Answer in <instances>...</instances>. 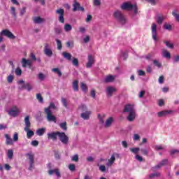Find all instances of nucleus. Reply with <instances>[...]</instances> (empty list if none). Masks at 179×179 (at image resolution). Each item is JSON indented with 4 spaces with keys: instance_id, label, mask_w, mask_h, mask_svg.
I'll return each instance as SVG.
<instances>
[{
    "instance_id": "nucleus-27",
    "label": "nucleus",
    "mask_w": 179,
    "mask_h": 179,
    "mask_svg": "<svg viewBox=\"0 0 179 179\" xmlns=\"http://www.w3.org/2000/svg\"><path fill=\"white\" fill-rule=\"evenodd\" d=\"M62 55H63L64 58L67 59V61H71V59H72V55H71V53H69L66 52H63Z\"/></svg>"
},
{
    "instance_id": "nucleus-33",
    "label": "nucleus",
    "mask_w": 179,
    "mask_h": 179,
    "mask_svg": "<svg viewBox=\"0 0 179 179\" xmlns=\"http://www.w3.org/2000/svg\"><path fill=\"white\" fill-rule=\"evenodd\" d=\"M113 119L112 117H109L106 122V124H105V127L106 128H108V127H110L111 125V124H113Z\"/></svg>"
},
{
    "instance_id": "nucleus-49",
    "label": "nucleus",
    "mask_w": 179,
    "mask_h": 179,
    "mask_svg": "<svg viewBox=\"0 0 179 179\" xmlns=\"http://www.w3.org/2000/svg\"><path fill=\"white\" fill-rule=\"evenodd\" d=\"M54 30L55 34H61L62 33V30L59 27H55Z\"/></svg>"
},
{
    "instance_id": "nucleus-8",
    "label": "nucleus",
    "mask_w": 179,
    "mask_h": 179,
    "mask_svg": "<svg viewBox=\"0 0 179 179\" xmlns=\"http://www.w3.org/2000/svg\"><path fill=\"white\" fill-rule=\"evenodd\" d=\"M43 52L46 57H49L51 58L52 57V50L50 48V45L48 43H45L43 48Z\"/></svg>"
},
{
    "instance_id": "nucleus-58",
    "label": "nucleus",
    "mask_w": 179,
    "mask_h": 179,
    "mask_svg": "<svg viewBox=\"0 0 179 179\" xmlns=\"http://www.w3.org/2000/svg\"><path fill=\"white\" fill-rule=\"evenodd\" d=\"M38 77L39 80H44L45 76H44V74L43 73H39Z\"/></svg>"
},
{
    "instance_id": "nucleus-30",
    "label": "nucleus",
    "mask_w": 179,
    "mask_h": 179,
    "mask_svg": "<svg viewBox=\"0 0 179 179\" xmlns=\"http://www.w3.org/2000/svg\"><path fill=\"white\" fill-rule=\"evenodd\" d=\"M115 162V156H114V155H113L110 157V159H109L108 160V164L107 166H113V164H114V162Z\"/></svg>"
},
{
    "instance_id": "nucleus-23",
    "label": "nucleus",
    "mask_w": 179,
    "mask_h": 179,
    "mask_svg": "<svg viewBox=\"0 0 179 179\" xmlns=\"http://www.w3.org/2000/svg\"><path fill=\"white\" fill-rule=\"evenodd\" d=\"M155 19L158 24H162V23H163L164 21V17L161 15H157Z\"/></svg>"
},
{
    "instance_id": "nucleus-41",
    "label": "nucleus",
    "mask_w": 179,
    "mask_h": 179,
    "mask_svg": "<svg viewBox=\"0 0 179 179\" xmlns=\"http://www.w3.org/2000/svg\"><path fill=\"white\" fill-rule=\"evenodd\" d=\"M161 174L159 172L153 173L149 175L150 178H155V177H160Z\"/></svg>"
},
{
    "instance_id": "nucleus-15",
    "label": "nucleus",
    "mask_w": 179,
    "mask_h": 179,
    "mask_svg": "<svg viewBox=\"0 0 179 179\" xmlns=\"http://www.w3.org/2000/svg\"><path fill=\"white\" fill-rule=\"evenodd\" d=\"M124 113H134L135 110H134V106L131 104H127L124 106Z\"/></svg>"
},
{
    "instance_id": "nucleus-39",
    "label": "nucleus",
    "mask_w": 179,
    "mask_h": 179,
    "mask_svg": "<svg viewBox=\"0 0 179 179\" xmlns=\"http://www.w3.org/2000/svg\"><path fill=\"white\" fill-rule=\"evenodd\" d=\"M7 156L10 159H13V150H8L7 152Z\"/></svg>"
},
{
    "instance_id": "nucleus-40",
    "label": "nucleus",
    "mask_w": 179,
    "mask_h": 179,
    "mask_svg": "<svg viewBox=\"0 0 179 179\" xmlns=\"http://www.w3.org/2000/svg\"><path fill=\"white\" fill-rule=\"evenodd\" d=\"M164 29L165 30H169V31H171V29H173V27L171 26V24H168V23H165L164 24Z\"/></svg>"
},
{
    "instance_id": "nucleus-52",
    "label": "nucleus",
    "mask_w": 179,
    "mask_h": 179,
    "mask_svg": "<svg viewBox=\"0 0 179 179\" xmlns=\"http://www.w3.org/2000/svg\"><path fill=\"white\" fill-rule=\"evenodd\" d=\"M36 99H37V100H38V101L40 103H43V96H41V94H36Z\"/></svg>"
},
{
    "instance_id": "nucleus-14",
    "label": "nucleus",
    "mask_w": 179,
    "mask_h": 179,
    "mask_svg": "<svg viewBox=\"0 0 179 179\" xmlns=\"http://www.w3.org/2000/svg\"><path fill=\"white\" fill-rule=\"evenodd\" d=\"M94 64V58L92 55H88V62L86 64L87 68H92V65Z\"/></svg>"
},
{
    "instance_id": "nucleus-13",
    "label": "nucleus",
    "mask_w": 179,
    "mask_h": 179,
    "mask_svg": "<svg viewBox=\"0 0 179 179\" xmlns=\"http://www.w3.org/2000/svg\"><path fill=\"white\" fill-rule=\"evenodd\" d=\"M115 92H117V88L115 87L111 86H108L106 87V93L108 97H111V96H113V93H115Z\"/></svg>"
},
{
    "instance_id": "nucleus-63",
    "label": "nucleus",
    "mask_w": 179,
    "mask_h": 179,
    "mask_svg": "<svg viewBox=\"0 0 179 179\" xmlns=\"http://www.w3.org/2000/svg\"><path fill=\"white\" fill-rule=\"evenodd\" d=\"M99 170L101 171V173H105L106 166H104V165L99 166Z\"/></svg>"
},
{
    "instance_id": "nucleus-64",
    "label": "nucleus",
    "mask_w": 179,
    "mask_h": 179,
    "mask_svg": "<svg viewBox=\"0 0 179 179\" xmlns=\"http://www.w3.org/2000/svg\"><path fill=\"white\" fill-rule=\"evenodd\" d=\"M24 13H26V7H23L20 10V16H23V15H24Z\"/></svg>"
},
{
    "instance_id": "nucleus-42",
    "label": "nucleus",
    "mask_w": 179,
    "mask_h": 179,
    "mask_svg": "<svg viewBox=\"0 0 179 179\" xmlns=\"http://www.w3.org/2000/svg\"><path fill=\"white\" fill-rule=\"evenodd\" d=\"M140 151L141 152V155H143V156H148V155H149V152L146 148H141Z\"/></svg>"
},
{
    "instance_id": "nucleus-31",
    "label": "nucleus",
    "mask_w": 179,
    "mask_h": 179,
    "mask_svg": "<svg viewBox=\"0 0 179 179\" xmlns=\"http://www.w3.org/2000/svg\"><path fill=\"white\" fill-rule=\"evenodd\" d=\"M135 117H136L135 112H131L130 113H129L127 120H128V121L132 122V121H134V120H135Z\"/></svg>"
},
{
    "instance_id": "nucleus-38",
    "label": "nucleus",
    "mask_w": 179,
    "mask_h": 179,
    "mask_svg": "<svg viewBox=\"0 0 179 179\" xmlns=\"http://www.w3.org/2000/svg\"><path fill=\"white\" fill-rule=\"evenodd\" d=\"M52 72H55V73H57L58 76L61 77L62 76V72H61V70L58 68H55L52 69Z\"/></svg>"
},
{
    "instance_id": "nucleus-37",
    "label": "nucleus",
    "mask_w": 179,
    "mask_h": 179,
    "mask_svg": "<svg viewBox=\"0 0 179 179\" xmlns=\"http://www.w3.org/2000/svg\"><path fill=\"white\" fill-rule=\"evenodd\" d=\"M10 13H11L12 16H13V17H14L15 19H16V17H17V15H16V8H15V7L12 6V7L10 8Z\"/></svg>"
},
{
    "instance_id": "nucleus-28",
    "label": "nucleus",
    "mask_w": 179,
    "mask_h": 179,
    "mask_svg": "<svg viewBox=\"0 0 179 179\" xmlns=\"http://www.w3.org/2000/svg\"><path fill=\"white\" fill-rule=\"evenodd\" d=\"M79 81H78V80H76L73 83V89L74 90V92H78L79 91Z\"/></svg>"
},
{
    "instance_id": "nucleus-18",
    "label": "nucleus",
    "mask_w": 179,
    "mask_h": 179,
    "mask_svg": "<svg viewBox=\"0 0 179 179\" xmlns=\"http://www.w3.org/2000/svg\"><path fill=\"white\" fill-rule=\"evenodd\" d=\"M24 122H25V127H24V131H27L29 128L31 126V124L30 123V117L26 116L24 118Z\"/></svg>"
},
{
    "instance_id": "nucleus-9",
    "label": "nucleus",
    "mask_w": 179,
    "mask_h": 179,
    "mask_svg": "<svg viewBox=\"0 0 179 179\" xmlns=\"http://www.w3.org/2000/svg\"><path fill=\"white\" fill-rule=\"evenodd\" d=\"M56 13L59 15L58 20L60 23H65V18L64 17L65 10L63 8L56 10Z\"/></svg>"
},
{
    "instance_id": "nucleus-46",
    "label": "nucleus",
    "mask_w": 179,
    "mask_h": 179,
    "mask_svg": "<svg viewBox=\"0 0 179 179\" xmlns=\"http://www.w3.org/2000/svg\"><path fill=\"white\" fill-rule=\"evenodd\" d=\"M69 169L70 171H75L76 170V166L73 164H71L69 165Z\"/></svg>"
},
{
    "instance_id": "nucleus-25",
    "label": "nucleus",
    "mask_w": 179,
    "mask_h": 179,
    "mask_svg": "<svg viewBox=\"0 0 179 179\" xmlns=\"http://www.w3.org/2000/svg\"><path fill=\"white\" fill-rule=\"evenodd\" d=\"M162 55L163 57H164V58H169V59L171 58V55L170 54V52H169L166 49L162 50Z\"/></svg>"
},
{
    "instance_id": "nucleus-34",
    "label": "nucleus",
    "mask_w": 179,
    "mask_h": 179,
    "mask_svg": "<svg viewBox=\"0 0 179 179\" xmlns=\"http://www.w3.org/2000/svg\"><path fill=\"white\" fill-rule=\"evenodd\" d=\"M71 30H72V25H71V24H66L64 25V31L69 33Z\"/></svg>"
},
{
    "instance_id": "nucleus-26",
    "label": "nucleus",
    "mask_w": 179,
    "mask_h": 179,
    "mask_svg": "<svg viewBox=\"0 0 179 179\" xmlns=\"http://www.w3.org/2000/svg\"><path fill=\"white\" fill-rule=\"evenodd\" d=\"M5 138L6 139V145H13V141H12V138H10V136H9V134H5Z\"/></svg>"
},
{
    "instance_id": "nucleus-54",
    "label": "nucleus",
    "mask_w": 179,
    "mask_h": 179,
    "mask_svg": "<svg viewBox=\"0 0 179 179\" xmlns=\"http://www.w3.org/2000/svg\"><path fill=\"white\" fill-rule=\"evenodd\" d=\"M80 87L83 92H86L87 90V86H86V84L81 83Z\"/></svg>"
},
{
    "instance_id": "nucleus-48",
    "label": "nucleus",
    "mask_w": 179,
    "mask_h": 179,
    "mask_svg": "<svg viewBox=\"0 0 179 179\" xmlns=\"http://www.w3.org/2000/svg\"><path fill=\"white\" fill-rule=\"evenodd\" d=\"M153 64L157 68H162V63H159L158 60H153Z\"/></svg>"
},
{
    "instance_id": "nucleus-10",
    "label": "nucleus",
    "mask_w": 179,
    "mask_h": 179,
    "mask_svg": "<svg viewBox=\"0 0 179 179\" xmlns=\"http://www.w3.org/2000/svg\"><path fill=\"white\" fill-rule=\"evenodd\" d=\"M73 12H76L78 10H81V12H85V8L80 6V3L78 1L74 0L73 3Z\"/></svg>"
},
{
    "instance_id": "nucleus-51",
    "label": "nucleus",
    "mask_w": 179,
    "mask_h": 179,
    "mask_svg": "<svg viewBox=\"0 0 179 179\" xmlns=\"http://www.w3.org/2000/svg\"><path fill=\"white\" fill-rule=\"evenodd\" d=\"M15 75L17 76H20L22 75V69L20 68H17L15 69Z\"/></svg>"
},
{
    "instance_id": "nucleus-44",
    "label": "nucleus",
    "mask_w": 179,
    "mask_h": 179,
    "mask_svg": "<svg viewBox=\"0 0 179 179\" xmlns=\"http://www.w3.org/2000/svg\"><path fill=\"white\" fill-rule=\"evenodd\" d=\"M72 162H76V163H78L79 162V155L78 154L75 155L71 157Z\"/></svg>"
},
{
    "instance_id": "nucleus-53",
    "label": "nucleus",
    "mask_w": 179,
    "mask_h": 179,
    "mask_svg": "<svg viewBox=\"0 0 179 179\" xmlns=\"http://www.w3.org/2000/svg\"><path fill=\"white\" fill-rule=\"evenodd\" d=\"M164 44L168 47V48H174V45H173V43H169V41H164Z\"/></svg>"
},
{
    "instance_id": "nucleus-4",
    "label": "nucleus",
    "mask_w": 179,
    "mask_h": 179,
    "mask_svg": "<svg viewBox=\"0 0 179 179\" xmlns=\"http://www.w3.org/2000/svg\"><path fill=\"white\" fill-rule=\"evenodd\" d=\"M58 137L64 145H68V142H69V137L65 134L64 132H59L58 133Z\"/></svg>"
},
{
    "instance_id": "nucleus-24",
    "label": "nucleus",
    "mask_w": 179,
    "mask_h": 179,
    "mask_svg": "<svg viewBox=\"0 0 179 179\" xmlns=\"http://www.w3.org/2000/svg\"><path fill=\"white\" fill-rule=\"evenodd\" d=\"M114 79H115V78H114V76L110 75V76H106V77L105 78L104 82H105V83H111V82H114Z\"/></svg>"
},
{
    "instance_id": "nucleus-61",
    "label": "nucleus",
    "mask_w": 179,
    "mask_h": 179,
    "mask_svg": "<svg viewBox=\"0 0 179 179\" xmlns=\"http://www.w3.org/2000/svg\"><path fill=\"white\" fill-rule=\"evenodd\" d=\"M31 145L32 146H34V147L38 146V141H36V140L32 141L31 142Z\"/></svg>"
},
{
    "instance_id": "nucleus-29",
    "label": "nucleus",
    "mask_w": 179,
    "mask_h": 179,
    "mask_svg": "<svg viewBox=\"0 0 179 179\" xmlns=\"http://www.w3.org/2000/svg\"><path fill=\"white\" fill-rule=\"evenodd\" d=\"M25 132H27V138L28 139H30V138H31V136H34V131L30 130V128H28L27 130H24Z\"/></svg>"
},
{
    "instance_id": "nucleus-16",
    "label": "nucleus",
    "mask_w": 179,
    "mask_h": 179,
    "mask_svg": "<svg viewBox=\"0 0 179 179\" xmlns=\"http://www.w3.org/2000/svg\"><path fill=\"white\" fill-rule=\"evenodd\" d=\"M59 131L52 132L48 134V139H52V141H57V136H58V134Z\"/></svg>"
},
{
    "instance_id": "nucleus-17",
    "label": "nucleus",
    "mask_w": 179,
    "mask_h": 179,
    "mask_svg": "<svg viewBox=\"0 0 179 179\" xmlns=\"http://www.w3.org/2000/svg\"><path fill=\"white\" fill-rule=\"evenodd\" d=\"M56 174L57 177L58 178H61V172H59V169H55L54 170H49L48 171V174L49 176H52V174Z\"/></svg>"
},
{
    "instance_id": "nucleus-6",
    "label": "nucleus",
    "mask_w": 179,
    "mask_h": 179,
    "mask_svg": "<svg viewBox=\"0 0 179 179\" xmlns=\"http://www.w3.org/2000/svg\"><path fill=\"white\" fill-rule=\"evenodd\" d=\"M0 34L1 36H5L10 40H15V38H16V36L8 29L2 30Z\"/></svg>"
},
{
    "instance_id": "nucleus-32",
    "label": "nucleus",
    "mask_w": 179,
    "mask_h": 179,
    "mask_svg": "<svg viewBox=\"0 0 179 179\" xmlns=\"http://www.w3.org/2000/svg\"><path fill=\"white\" fill-rule=\"evenodd\" d=\"M36 134L38 136H43V134H45V128H41L36 130Z\"/></svg>"
},
{
    "instance_id": "nucleus-55",
    "label": "nucleus",
    "mask_w": 179,
    "mask_h": 179,
    "mask_svg": "<svg viewBox=\"0 0 179 179\" xmlns=\"http://www.w3.org/2000/svg\"><path fill=\"white\" fill-rule=\"evenodd\" d=\"M62 103L64 107H65V108H68V103H66V99L62 98Z\"/></svg>"
},
{
    "instance_id": "nucleus-11",
    "label": "nucleus",
    "mask_w": 179,
    "mask_h": 179,
    "mask_svg": "<svg viewBox=\"0 0 179 179\" xmlns=\"http://www.w3.org/2000/svg\"><path fill=\"white\" fill-rule=\"evenodd\" d=\"M19 113V108L16 106L12 107L10 110L8 111V115H10L11 117H17Z\"/></svg>"
},
{
    "instance_id": "nucleus-2",
    "label": "nucleus",
    "mask_w": 179,
    "mask_h": 179,
    "mask_svg": "<svg viewBox=\"0 0 179 179\" xmlns=\"http://www.w3.org/2000/svg\"><path fill=\"white\" fill-rule=\"evenodd\" d=\"M113 16L115 19L118 20V22L122 23V24H125V17H124V15L122 14V13H121V11L120 10L115 11Z\"/></svg>"
},
{
    "instance_id": "nucleus-59",
    "label": "nucleus",
    "mask_w": 179,
    "mask_h": 179,
    "mask_svg": "<svg viewBox=\"0 0 179 179\" xmlns=\"http://www.w3.org/2000/svg\"><path fill=\"white\" fill-rule=\"evenodd\" d=\"M179 153L178 150H172L170 152L171 156H174L175 155H177Z\"/></svg>"
},
{
    "instance_id": "nucleus-47",
    "label": "nucleus",
    "mask_w": 179,
    "mask_h": 179,
    "mask_svg": "<svg viewBox=\"0 0 179 179\" xmlns=\"http://www.w3.org/2000/svg\"><path fill=\"white\" fill-rule=\"evenodd\" d=\"M72 64L74 66H79V60L76 58H74L72 61Z\"/></svg>"
},
{
    "instance_id": "nucleus-56",
    "label": "nucleus",
    "mask_w": 179,
    "mask_h": 179,
    "mask_svg": "<svg viewBox=\"0 0 179 179\" xmlns=\"http://www.w3.org/2000/svg\"><path fill=\"white\" fill-rule=\"evenodd\" d=\"M168 163H169V159H163L162 162H159V164H161L162 167L163 166H166V164H168Z\"/></svg>"
},
{
    "instance_id": "nucleus-1",
    "label": "nucleus",
    "mask_w": 179,
    "mask_h": 179,
    "mask_svg": "<svg viewBox=\"0 0 179 179\" xmlns=\"http://www.w3.org/2000/svg\"><path fill=\"white\" fill-rule=\"evenodd\" d=\"M55 108H57V106L52 102L48 107L44 108V112L47 115V120L49 122H55V124H57V117L52 115V111H51V109L55 110Z\"/></svg>"
},
{
    "instance_id": "nucleus-7",
    "label": "nucleus",
    "mask_w": 179,
    "mask_h": 179,
    "mask_svg": "<svg viewBox=\"0 0 179 179\" xmlns=\"http://www.w3.org/2000/svg\"><path fill=\"white\" fill-rule=\"evenodd\" d=\"M151 30L152 39L155 41H159V38H157V25H156L155 23H152Z\"/></svg>"
},
{
    "instance_id": "nucleus-5",
    "label": "nucleus",
    "mask_w": 179,
    "mask_h": 179,
    "mask_svg": "<svg viewBox=\"0 0 179 179\" xmlns=\"http://www.w3.org/2000/svg\"><path fill=\"white\" fill-rule=\"evenodd\" d=\"M25 156L28 157L29 160V167L28 168V170H29V171H31V170H33V168L34 167V154L27 153L25 155Z\"/></svg>"
},
{
    "instance_id": "nucleus-12",
    "label": "nucleus",
    "mask_w": 179,
    "mask_h": 179,
    "mask_svg": "<svg viewBox=\"0 0 179 179\" xmlns=\"http://www.w3.org/2000/svg\"><path fill=\"white\" fill-rule=\"evenodd\" d=\"M121 9L122 10H131V9H134V5L131 3H123V5L121 6Z\"/></svg>"
},
{
    "instance_id": "nucleus-20",
    "label": "nucleus",
    "mask_w": 179,
    "mask_h": 179,
    "mask_svg": "<svg viewBox=\"0 0 179 179\" xmlns=\"http://www.w3.org/2000/svg\"><path fill=\"white\" fill-rule=\"evenodd\" d=\"M173 113V110H162L159 111L157 113L158 117H166L168 114H171Z\"/></svg>"
},
{
    "instance_id": "nucleus-19",
    "label": "nucleus",
    "mask_w": 179,
    "mask_h": 179,
    "mask_svg": "<svg viewBox=\"0 0 179 179\" xmlns=\"http://www.w3.org/2000/svg\"><path fill=\"white\" fill-rule=\"evenodd\" d=\"M22 64L23 68H26V66H31V60H27L26 58L22 59Z\"/></svg>"
},
{
    "instance_id": "nucleus-60",
    "label": "nucleus",
    "mask_w": 179,
    "mask_h": 179,
    "mask_svg": "<svg viewBox=\"0 0 179 179\" xmlns=\"http://www.w3.org/2000/svg\"><path fill=\"white\" fill-rule=\"evenodd\" d=\"M133 139H134V141H139L141 139V136L135 134H134Z\"/></svg>"
},
{
    "instance_id": "nucleus-22",
    "label": "nucleus",
    "mask_w": 179,
    "mask_h": 179,
    "mask_svg": "<svg viewBox=\"0 0 179 179\" xmlns=\"http://www.w3.org/2000/svg\"><path fill=\"white\" fill-rule=\"evenodd\" d=\"M34 23L36 24H40L41 23H43L44 22V19L41 18V17H34L33 18Z\"/></svg>"
},
{
    "instance_id": "nucleus-62",
    "label": "nucleus",
    "mask_w": 179,
    "mask_h": 179,
    "mask_svg": "<svg viewBox=\"0 0 179 179\" xmlns=\"http://www.w3.org/2000/svg\"><path fill=\"white\" fill-rule=\"evenodd\" d=\"M92 15H87V18L85 19V22H87V23H89V22H90L92 19Z\"/></svg>"
},
{
    "instance_id": "nucleus-57",
    "label": "nucleus",
    "mask_w": 179,
    "mask_h": 179,
    "mask_svg": "<svg viewBox=\"0 0 179 179\" xmlns=\"http://www.w3.org/2000/svg\"><path fill=\"white\" fill-rule=\"evenodd\" d=\"M13 79H14L13 76L10 75L7 78V81L8 83H12V82H13Z\"/></svg>"
},
{
    "instance_id": "nucleus-21",
    "label": "nucleus",
    "mask_w": 179,
    "mask_h": 179,
    "mask_svg": "<svg viewBox=\"0 0 179 179\" xmlns=\"http://www.w3.org/2000/svg\"><path fill=\"white\" fill-rule=\"evenodd\" d=\"M90 114H92V111H86L81 113V118L83 120H89L90 118Z\"/></svg>"
},
{
    "instance_id": "nucleus-45",
    "label": "nucleus",
    "mask_w": 179,
    "mask_h": 179,
    "mask_svg": "<svg viewBox=\"0 0 179 179\" xmlns=\"http://www.w3.org/2000/svg\"><path fill=\"white\" fill-rule=\"evenodd\" d=\"M60 128H62V129H63L64 131H66V129H68V127H66V122L61 123Z\"/></svg>"
},
{
    "instance_id": "nucleus-36",
    "label": "nucleus",
    "mask_w": 179,
    "mask_h": 179,
    "mask_svg": "<svg viewBox=\"0 0 179 179\" xmlns=\"http://www.w3.org/2000/svg\"><path fill=\"white\" fill-rule=\"evenodd\" d=\"M55 41L57 45V50H62V42H61L59 39H55Z\"/></svg>"
},
{
    "instance_id": "nucleus-35",
    "label": "nucleus",
    "mask_w": 179,
    "mask_h": 179,
    "mask_svg": "<svg viewBox=\"0 0 179 179\" xmlns=\"http://www.w3.org/2000/svg\"><path fill=\"white\" fill-rule=\"evenodd\" d=\"M173 16L175 17L176 21L179 22V13L177 10H173L172 12Z\"/></svg>"
},
{
    "instance_id": "nucleus-43",
    "label": "nucleus",
    "mask_w": 179,
    "mask_h": 179,
    "mask_svg": "<svg viewBox=\"0 0 179 179\" xmlns=\"http://www.w3.org/2000/svg\"><path fill=\"white\" fill-rule=\"evenodd\" d=\"M139 150H141V148H130V151L131 152V153H134V155H137Z\"/></svg>"
},
{
    "instance_id": "nucleus-50",
    "label": "nucleus",
    "mask_w": 179,
    "mask_h": 179,
    "mask_svg": "<svg viewBox=\"0 0 179 179\" xmlns=\"http://www.w3.org/2000/svg\"><path fill=\"white\" fill-rule=\"evenodd\" d=\"M93 5L94 6H100L101 5V1H100V0H94Z\"/></svg>"
},
{
    "instance_id": "nucleus-3",
    "label": "nucleus",
    "mask_w": 179,
    "mask_h": 179,
    "mask_svg": "<svg viewBox=\"0 0 179 179\" xmlns=\"http://www.w3.org/2000/svg\"><path fill=\"white\" fill-rule=\"evenodd\" d=\"M17 85H22L21 87H19V89L20 90H23V89H25V90H27L28 92H30L31 89H33V87L30 83H27L24 84V80H20L17 81Z\"/></svg>"
}]
</instances>
